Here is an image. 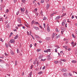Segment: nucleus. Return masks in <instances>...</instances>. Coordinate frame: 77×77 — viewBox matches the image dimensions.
I'll list each match as a JSON object with an SVG mask.
<instances>
[{
    "mask_svg": "<svg viewBox=\"0 0 77 77\" xmlns=\"http://www.w3.org/2000/svg\"><path fill=\"white\" fill-rule=\"evenodd\" d=\"M9 47V45L8 44H7L6 45V48H8V47Z\"/></svg>",
    "mask_w": 77,
    "mask_h": 77,
    "instance_id": "52",
    "label": "nucleus"
},
{
    "mask_svg": "<svg viewBox=\"0 0 77 77\" xmlns=\"http://www.w3.org/2000/svg\"><path fill=\"white\" fill-rule=\"evenodd\" d=\"M35 38H36L37 39H39V38H40V37H39V36L36 35H35Z\"/></svg>",
    "mask_w": 77,
    "mask_h": 77,
    "instance_id": "4",
    "label": "nucleus"
},
{
    "mask_svg": "<svg viewBox=\"0 0 77 77\" xmlns=\"http://www.w3.org/2000/svg\"><path fill=\"white\" fill-rule=\"evenodd\" d=\"M60 34H59L58 35V36H57V38H60Z\"/></svg>",
    "mask_w": 77,
    "mask_h": 77,
    "instance_id": "33",
    "label": "nucleus"
},
{
    "mask_svg": "<svg viewBox=\"0 0 77 77\" xmlns=\"http://www.w3.org/2000/svg\"><path fill=\"white\" fill-rule=\"evenodd\" d=\"M34 24H38V25H39V23H38V22H35Z\"/></svg>",
    "mask_w": 77,
    "mask_h": 77,
    "instance_id": "17",
    "label": "nucleus"
},
{
    "mask_svg": "<svg viewBox=\"0 0 77 77\" xmlns=\"http://www.w3.org/2000/svg\"><path fill=\"white\" fill-rule=\"evenodd\" d=\"M32 44H30V45H29V47H30V48H32Z\"/></svg>",
    "mask_w": 77,
    "mask_h": 77,
    "instance_id": "51",
    "label": "nucleus"
},
{
    "mask_svg": "<svg viewBox=\"0 0 77 77\" xmlns=\"http://www.w3.org/2000/svg\"><path fill=\"white\" fill-rule=\"evenodd\" d=\"M45 60H46V59H44V60L42 59L41 60V61H45Z\"/></svg>",
    "mask_w": 77,
    "mask_h": 77,
    "instance_id": "35",
    "label": "nucleus"
},
{
    "mask_svg": "<svg viewBox=\"0 0 77 77\" xmlns=\"http://www.w3.org/2000/svg\"><path fill=\"white\" fill-rule=\"evenodd\" d=\"M17 21L19 23H20V24H21V19L20 18H18L17 19Z\"/></svg>",
    "mask_w": 77,
    "mask_h": 77,
    "instance_id": "6",
    "label": "nucleus"
},
{
    "mask_svg": "<svg viewBox=\"0 0 77 77\" xmlns=\"http://www.w3.org/2000/svg\"><path fill=\"white\" fill-rule=\"evenodd\" d=\"M6 28H9V25H7L6 26Z\"/></svg>",
    "mask_w": 77,
    "mask_h": 77,
    "instance_id": "41",
    "label": "nucleus"
},
{
    "mask_svg": "<svg viewBox=\"0 0 77 77\" xmlns=\"http://www.w3.org/2000/svg\"><path fill=\"white\" fill-rule=\"evenodd\" d=\"M1 63H4V61H3L2 60H1Z\"/></svg>",
    "mask_w": 77,
    "mask_h": 77,
    "instance_id": "43",
    "label": "nucleus"
},
{
    "mask_svg": "<svg viewBox=\"0 0 77 77\" xmlns=\"http://www.w3.org/2000/svg\"><path fill=\"white\" fill-rule=\"evenodd\" d=\"M39 14V13H35V15L36 16H38V15Z\"/></svg>",
    "mask_w": 77,
    "mask_h": 77,
    "instance_id": "44",
    "label": "nucleus"
},
{
    "mask_svg": "<svg viewBox=\"0 0 77 77\" xmlns=\"http://www.w3.org/2000/svg\"><path fill=\"white\" fill-rule=\"evenodd\" d=\"M47 30L48 32H50V28L49 27V26H48L47 27Z\"/></svg>",
    "mask_w": 77,
    "mask_h": 77,
    "instance_id": "11",
    "label": "nucleus"
},
{
    "mask_svg": "<svg viewBox=\"0 0 77 77\" xmlns=\"http://www.w3.org/2000/svg\"><path fill=\"white\" fill-rule=\"evenodd\" d=\"M17 53H20V51L18 49H17Z\"/></svg>",
    "mask_w": 77,
    "mask_h": 77,
    "instance_id": "32",
    "label": "nucleus"
},
{
    "mask_svg": "<svg viewBox=\"0 0 77 77\" xmlns=\"http://www.w3.org/2000/svg\"><path fill=\"white\" fill-rule=\"evenodd\" d=\"M0 41H2V42H3L4 41H3V39H2V38H0Z\"/></svg>",
    "mask_w": 77,
    "mask_h": 77,
    "instance_id": "22",
    "label": "nucleus"
},
{
    "mask_svg": "<svg viewBox=\"0 0 77 77\" xmlns=\"http://www.w3.org/2000/svg\"><path fill=\"white\" fill-rule=\"evenodd\" d=\"M60 18V16H58L55 18V20H59V19Z\"/></svg>",
    "mask_w": 77,
    "mask_h": 77,
    "instance_id": "3",
    "label": "nucleus"
},
{
    "mask_svg": "<svg viewBox=\"0 0 77 77\" xmlns=\"http://www.w3.org/2000/svg\"><path fill=\"white\" fill-rule=\"evenodd\" d=\"M54 63H59V62L58 61H54Z\"/></svg>",
    "mask_w": 77,
    "mask_h": 77,
    "instance_id": "21",
    "label": "nucleus"
},
{
    "mask_svg": "<svg viewBox=\"0 0 77 77\" xmlns=\"http://www.w3.org/2000/svg\"><path fill=\"white\" fill-rule=\"evenodd\" d=\"M17 26H18V27H20V26H23V24H18L17 25Z\"/></svg>",
    "mask_w": 77,
    "mask_h": 77,
    "instance_id": "28",
    "label": "nucleus"
},
{
    "mask_svg": "<svg viewBox=\"0 0 77 77\" xmlns=\"http://www.w3.org/2000/svg\"><path fill=\"white\" fill-rule=\"evenodd\" d=\"M14 3H16L17 2V0H14Z\"/></svg>",
    "mask_w": 77,
    "mask_h": 77,
    "instance_id": "64",
    "label": "nucleus"
},
{
    "mask_svg": "<svg viewBox=\"0 0 77 77\" xmlns=\"http://www.w3.org/2000/svg\"><path fill=\"white\" fill-rule=\"evenodd\" d=\"M39 62H38V61H37V66L39 65Z\"/></svg>",
    "mask_w": 77,
    "mask_h": 77,
    "instance_id": "42",
    "label": "nucleus"
},
{
    "mask_svg": "<svg viewBox=\"0 0 77 77\" xmlns=\"http://www.w3.org/2000/svg\"><path fill=\"white\" fill-rule=\"evenodd\" d=\"M20 11L22 12V13H24V11H25V9L24 8H20Z\"/></svg>",
    "mask_w": 77,
    "mask_h": 77,
    "instance_id": "1",
    "label": "nucleus"
},
{
    "mask_svg": "<svg viewBox=\"0 0 77 77\" xmlns=\"http://www.w3.org/2000/svg\"><path fill=\"white\" fill-rule=\"evenodd\" d=\"M75 33L77 34V29H76L75 30Z\"/></svg>",
    "mask_w": 77,
    "mask_h": 77,
    "instance_id": "61",
    "label": "nucleus"
},
{
    "mask_svg": "<svg viewBox=\"0 0 77 77\" xmlns=\"http://www.w3.org/2000/svg\"><path fill=\"white\" fill-rule=\"evenodd\" d=\"M48 58L47 59L48 60H50V59H51V57H50V56H48Z\"/></svg>",
    "mask_w": 77,
    "mask_h": 77,
    "instance_id": "16",
    "label": "nucleus"
},
{
    "mask_svg": "<svg viewBox=\"0 0 77 77\" xmlns=\"http://www.w3.org/2000/svg\"><path fill=\"white\" fill-rule=\"evenodd\" d=\"M26 1V0H22V2L23 3H25Z\"/></svg>",
    "mask_w": 77,
    "mask_h": 77,
    "instance_id": "18",
    "label": "nucleus"
},
{
    "mask_svg": "<svg viewBox=\"0 0 77 77\" xmlns=\"http://www.w3.org/2000/svg\"><path fill=\"white\" fill-rule=\"evenodd\" d=\"M55 36V34H54V33H53L52 34V38H54Z\"/></svg>",
    "mask_w": 77,
    "mask_h": 77,
    "instance_id": "10",
    "label": "nucleus"
},
{
    "mask_svg": "<svg viewBox=\"0 0 77 77\" xmlns=\"http://www.w3.org/2000/svg\"><path fill=\"white\" fill-rule=\"evenodd\" d=\"M42 73V72L40 71L39 72H38V74H41Z\"/></svg>",
    "mask_w": 77,
    "mask_h": 77,
    "instance_id": "20",
    "label": "nucleus"
},
{
    "mask_svg": "<svg viewBox=\"0 0 77 77\" xmlns=\"http://www.w3.org/2000/svg\"><path fill=\"white\" fill-rule=\"evenodd\" d=\"M62 8H63V9H62L63 11H64V10H65V7L63 6Z\"/></svg>",
    "mask_w": 77,
    "mask_h": 77,
    "instance_id": "24",
    "label": "nucleus"
},
{
    "mask_svg": "<svg viewBox=\"0 0 77 77\" xmlns=\"http://www.w3.org/2000/svg\"><path fill=\"white\" fill-rule=\"evenodd\" d=\"M5 55L6 56H8V54H6V53H5Z\"/></svg>",
    "mask_w": 77,
    "mask_h": 77,
    "instance_id": "63",
    "label": "nucleus"
},
{
    "mask_svg": "<svg viewBox=\"0 0 77 77\" xmlns=\"http://www.w3.org/2000/svg\"><path fill=\"white\" fill-rule=\"evenodd\" d=\"M54 13H53V14H51V17L53 16H54Z\"/></svg>",
    "mask_w": 77,
    "mask_h": 77,
    "instance_id": "47",
    "label": "nucleus"
},
{
    "mask_svg": "<svg viewBox=\"0 0 77 77\" xmlns=\"http://www.w3.org/2000/svg\"><path fill=\"white\" fill-rule=\"evenodd\" d=\"M55 51L56 52V53H57V48L55 49Z\"/></svg>",
    "mask_w": 77,
    "mask_h": 77,
    "instance_id": "30",
    "label": "nucleus"
},
{
    "mask_svg": "<svg viewBox=\"0 0 77 77\" xmlns=\"http://www.w3.org/2000/svg\"><path fill=\"white\" fill-rule=\"evenodd\" d=\"M49 8H50V4H48L46 7V10H48L49 9Z\"/></svg>",
    "mask_w": 77,
    "mask_h": 77,
    "instance_id": "2",
    "label": "nucleus"
},
{
    "mask_svg": "<svg viewBox=\"0 0 77 77\" xmlns=\"http://www.w3.org/2000/svg\"><path fill=\"white\" fill-rule=\"evenodd\" d=\"M6 12H9V10L8 9H7L6 10Z\"/></svg>",
    "mask_w": 77,
    "mask_h": 77,
    "instance_id": "54",
    "label": "nucleus"
},
{
    "mask_svg": "<svg viewBox=\"0 0 77 77\" xmlns=\"http://www.w3.org/2000/svg\"><path fill=\"white\" fill-rule=\"evenodd\" d=\"M15 65H17V62L16 60H15Z\"/></svg>",
    "mask_w": 77,
    "mask_h": 77,
    "instance_id": "38",
    "label": "nucleus"
},
{
    "mask_svg": "<svg viewBox=\"0 0 77 77\" xmlns=\"http://www.w3.org/2000/svg\"><path fill=\"white\" fill-rule=\"evenodd\" d=\"M3 21V18L2 17L0 18V21Z\"/></svg>",
    "mask_w": 77,
    "mask_h": 77,
    "instance_id": "48",
    "label": "nucleus"
},
{
    "mask_svg": "<svg viewBox=\"0 0 77 77\" xmlns=\"http://www.w3.org/2000/svg\"><path fill=\"white\" fill-rule=\"evenodd\" d=\"M40 14H41V15H42V16L43 15V13H42V11H41Z\"/></svg>",
    "mask_w": 77,
    "mask_h": 77,
    "instance_id": "37",
    "label": "nucleus"
},
{
    "mask_svg": "<svg viewBox=\"0 0 77 77\" xmlns=\"http://www.w3.org/2000/svg\"><path fill=\"white\" fill-rule=\"evenodd\" d=\"M33 28H34V29H35L37 30H38L39 29V28L35 26H33Z\"/></svg>",
    "mask_w": 77,
    "mask_h": 77,
    "instance_id": "9",
    "label": "nucleus"
},
{
    "mask_svg": "<svg viewBox=\"0 0 77 77\" xmlns=\"http://www.w3.org/2000/svg\"><path fill=\"white\" fill-rule=\"evenodd\" d=\"M32 72H30V73L29 74V75H30L29 77H31V75H32Z\"/></svg>",
    "mask_w": 77,
    "mask_h": 77,
    "instance_id": "25",
    "label": "nucleus"
},
{
    "mask_svg": "<svg viewBox=\"0 0 77 77\" xmlns=\"http://www.w3.org/2000/svg\"><path fill=\"white\" fill-rule=\"evenodd\" d=\"M33 65H32L31 66H30V69H31L33 68Z\"/></svg>",
    "mask_w": 77,
    "mask_h": 77,
    "instance_id": "40",
    "label": "nucleus"
},
{
    "mask_svg": "<svg viewBox=\"0 0 77 77\" xmlns=\"http://www.w3.org/2000/svg\"><path fill=\"white\" fill-rule=\"evenodd\" d=\"M44 27L45 29L46 28V26L45 25V23H44Z\"/></svg>",
    "mask_w": 77,
    "mask_h": 77,
    "instance_id": "36",
    "label": "nucleus"
},
{
    "mask_svg": "<svg viewBox=\"0 0 77 77\" xmlns=\"http://www.w3.org/2000/svg\"><path fill=\"white\" fill-rule=\"evenodd\" d=\"M61 24L62 25V26H64V25H65V23H64V22H62V23H61Z\"/></svg>",
    "mask_w": 77,
    "mask_h": 77,
    "instance_id": "27",
    "label": "nucleus"
},
{
    "mask_svg": "<svg viewBox=\"0 0 77 77\" xmlns=\"http://www.w3.org/2000/svg\"><path fill=\"white\" fill-rule=\"evenodd\" d=\"M69 76H72V75L71 73H69Z\"/></svg>",
    "mask_w": 77,
    "mask_h": 77,
    "instance_id": "45",
    "label": "nucleus"
},
{
    "mask_svg": "<svg viewBox=\"0 0 77 77\" xmlns=\"http://www.w3.org/2000/svg\"><path fill=\"white\" fill-rule=\"evenodd\" d=\"M63 31H61V35H63Z\"/></svg>",
    "mask_w": 77,
    "mask_h": 77,
    "instance_id": "58",
    "label": "nucleus"
},
{
    "mask_svg": "<svg viewBox=\"0 0 77 77\" xmlns=\"http://www.w3.org/2000/svg\"><path fill=\"white\" fill-rule=\"evenodd\" d=\"M68 46H63V48H65L66 50V51L68 50V48H67Z\"/></svg>",
    "mask_w": 77,
    "mask_h": 77,
    "instance_id": "8",
    "label": "nucleus"
},
{
    "mask_svg": "<svg viewBox=\"0 0 77 77\" xmlns=\"http://www.w3.org/2000/svg\"><path fill=\"white\" fill-rule=\"evenodd\" d=\"M65 15H66V13L63 14V16H65Z\"/></svg>",
    "mask_w": 77,
    "mask_h": 77,
    "instance_id": "59",
    "label": "nucleus"
},
{
    "mask_svg": "<svg viewBox=\"0 0 77 77\" xmlns=\"http://www.w3.org/2000/svg\"><path fill=\"white\" fill-rule=\"evenodd\" d=\"M72 36L74 38H75V36L74 35V34H72Z\"/></svg>",
    "mask_w": 77,
    "mask_h": 77,
    "instance_id": "56",
    "label": "nucleus"
},
{
    "mask_svg": "<svg viewBox=\"0 0 77 77\" xmlns=\"http://www.w3.org/2000/svg\"><path fill=\"white\" fill-rule=\"evenodd\" d=\"M34 23H35V21L34 20H33L31 23L32 24H34Z\"/></svg>",
    "mask_w": 77,
    "mask_h": 77,
    "instance_id": "26",
    "label": "nucleus"
},
{
    "mask_svg": "<svg viewBox=\"0 0 77 77\" xmlns=\"http://www.w3.org/2000/svg\"><path fill=\"white\" fill-rule=\"evenodd\" d=\"M62 61H63V62H66V60H65V59H64L62 60Z\"/></svg>",
    "mask_w": 77,
    "mask_h": 77,
    "instance_id": "57",
    "label": "nucleus"
},
{
    "mask_svg": "<svg viewBox=\"0 0 77 77\" xmlns=\"http://www.w3.org/2000/svg\"><path fill=\"white\" fill-rule=\"evenodd\" d=\"M24 75V72H23L22 73V75H23H23Z\"/></svg>",
    "mask_w": 77,
    "mask_h": 77,
    "instance_id": "60",
    "label": "nucleus"
},
{
    "mask_svg": "<svg viewBox=\"0 0 77 77\" xmlns=\"http://www.w3.org/2000/svg\"><path fill=\"white\" fill-rule=\"evenodd\" d=\"M18 35L17 34L15 37H14V39H17L18 38Z\"/></svg>",
    "mask_w": 77,
    "mask_h": 77,
    "instance_id": "12",
    "label": "nucleus"
},
{
    "mask_svg": "<svg viewBox=\"0 0 77 77\" xmlns=\"http://www.w3.org/2000/svg\"><path fill=\"white\" fill-rule=\"evenodd\" d=\"M45 0H41V1L40 2V3H44V1Z\"/></svg>",
    "mask_w": 77,
    "mask_h": 77,
    "instance_id": "14",
    "label": "nucleus"
},
{
    "mask_svg": "<svg viewBox=\"0 0 77 77\" xmlns=\"http://www.w3.org/2000/svg\"><path fill=\"white\" fill-rule=\"evenodd\" d=\"M11 54H12V55H14V52H13V51H11Z\"/></svg>",
    "mask_w": 77,
    "mask_h": 77,
    "instance_id": "19",
    "label": "nucleus"
},
{
    "mask_svg": "<svg viewBox=\"0 0 77 77\" xmlns=\"http://www.w3.org/2000/svg\"><path fill=\"white\" fill-rule=\"evenodd\" d=\"M19 12H20V11H17V12L16 14H17V15H18V14H19Z\"/></svg>",
    "mask_w": 77,
    "mask_h": 77,
    "instance_id": "34",
    "label": "nucleus"
},
{
    "mask_svg": "<svg viewBox=\"0 0 77 77\" xmlns=\"http://www.w3.org/2000/svg\"><path fill=\"white\" fill-rule=\"evenodd\" d=\"M76 62H77V61H76L75 60H73L72 61V63H76Z\"/></svg>",
    "mask_w": 77,
    "mask_h": 77,
    "instance_id": "13",
    "label": "nucleus"
},
{
    "mask_svg": "<svg viewBox=\"0 0 77 77\" xmlns=\"http://www.w3.org/2000/svg\"><path fill=\"white\" fill-rule=\"evenodd\" d=\"M50 37H47L46 38V40H47V41H48L50 40Z\"/></svg>",
    "mask_w": 77,
    "mask_h": 77,
    "instance_id": "15",
    "label": "nucleus"
},
{
    "mask_svg": "<svg viewBox=\"0 0 77 77\" xmlns=\"http://www.w3.org/2000/svg\"><path fill=\"white\" fill-rule=\"evenodd\" d=\"M44 52H45V53H48V51H47V50L44 51Z\"/></svg>",
    "mask_w": 77,
    "mask_h": 77,
    "instance_id": "49",
    "label": "nucleus"
},
{
    "mask_svg": "<svg viewBox=\"0 0 77 77\" xmlns=\"http://www.w3.org/2000/svg\"><path fill=\"white\" fill-rule=\"evenodd\" d=\"M63 75H64V76H66V73H65L63 74Z\"/></svg>",
    "mask_w": 77,
    "mask_h": 77,
    "instance_id": "55",
    "label": "nucleus"
},
{
    "mask_svg": "<svg viewBox=\"0 0 77 77\" xmlns=\"http://www.w3.org/2000/svg\"><path fill=\"white\" fill-rule=\"evenodd\" d=\"M47 50L48 51V52H50V51H51V49H47Z\"/></svg>",
    "mask_w": 77,
    "mask_h": 77,
    "instance_id": "31",
    "label": "nucleus"
},
{
    "mask_svg": "<svg viewBox=\"0 0 77 77\" xmlns=\"http://www.w3.org/2000/svg\"><path fill=\"white\" fill-rule=\"evenodd\" d=\"M39 27L41 29H42L43 28H42V26H41L40 25V26H39Z\"/></svg>",
    "mask_w": 77,
    "mask_h": 77,
    "instance_id": "53",
    "label": "nucleus"
},
{
    "mask_svg": "<svg viewBox=\"0 0 77 77\" xmlns=\"http://www.w3.org/2000/svg\"><path fill=\"white\" fill-rule=\"evenodd\" d=\"M47 20V17H44V19H43V20Z\"/></svg>",
    "mask_w": 77,
    "mask_h": 77,
    "instance_id": "29",
    "label": "nucleus"
},
{
    "mask_svg": "<svg viewBox=\"0 0 77 77\" xmlns=\"http://www.w3.org/2000/svg\"><path fill=\"white\" fill-rule=\"evenodd\" d=\"M10 42L11 43H14L15 42V40L14 39H11L10 41L9 42Z\"/></svg>",
    "mask_w": 77,
    "mask_h": 77,
    "instance_id": "5",
    "label": "nucleus"
},
{
    "mask_svg": "<svg viewBox=\"0 0 77 77\" xmlns=\"http://www.w3.org/2000/svg\"><path fill=\"white\" fill-rule=\"evenodd\" d=\"M36 63V61H34L33 62V64H34V65H35Z\"/></svg>",
    "mask_w": 77,
    "mask_h": 77,
    "instance_id": "50",
    "label": "nucleus"
},
{
    "mask_svg": "<svg viewBox=\"0 0 77 77\" xmlns=\"http://www.w3.org/2000/svg\"><path fill=\"white\" fill-rule=\"evenodd\" d=\"M56 31L57 32H59V31L58 30V28H56Z\"/></svg>",
    "mask_w": 77,
    "mask_h": 77,
    "instance_id": "46",
    "label": "nucleus"
},
{
    "mask_svg": "<svg viewBox=\"0 0 77 77\" xmlns=\"http://www.w3.org/2000/svg\"><path fill=\"white\" fill-rule=\"evenodd\" d=\"M66 69H63L61 70L62 72H66Z\"/></svg>",
    "mask_w": 77,
    "mask_h": 77,
    "instance_id": "7",
    "label": "nucleus"
},
{
    "mask_svg": "<svg viewBox=\"0 0 77 77\" xmlns=\"http://www.w3.org/2000/svg\"><path fill=\"white\" fill-rule=\"evenodd\" d=\"M76 45V43H75L74 44L73 47H74V46Z\"/></svg>",
    "mask_w": 77,
    "mask_h": 77,
    "instance_id": "62",
    "label": "nucleus"
},
{
    "mask_svg": "<svg viewBox=\"0 0 77 77\" xmlns=\"http://www.w3.org/2000/svg\"><path fill=\"white\" fill-rule=\"evenodd\" d=\"M38 59H42V56H39Z\"/></svg>",
    "mask_w": 77,
    "mask_h": 77,
    "instance_id": "39",
    "label": "nucleus"
},
{
    "mask_svg": "<svg viewBox=\"0 0 77 77\" xmlns=\"http://www.w3.org/2000/svg\"><path fill=\"white\" fill-rule=\"evenodd\" d=\"M25 13H26V15H27V14H28V11L27 10H26Z\"/></svg>",
    "mask_w": 77,
    "mask_h": 77,
    "instance_id": "23",
    "label": "nucleus"
}]
</instances>
